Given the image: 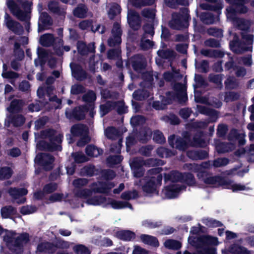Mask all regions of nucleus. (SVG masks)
<instances>
[{
	"mask_svg": "<svg viewBox=\"0 0 254 254\" xmlns=\"http://www.w3.org/2000/svg\"><path fill=\"white\" fill-rule=\"evenodd\" d=\"M56 130L53 128L41 130L39 137L42 139L48 138L50 142L45 140H40L37 143L39 150L49 152L61 151L62 146L61 145L63 141V135L61 134L56 135Z\"/></svg>",
	"mask_w": 254,
	"mask_h": 254,
	"instance_id": "1",
	"label": "nucleus"
},
{
	"mask_svg": "<svg viewBox=\"0 0 254 254\" xmlns=\"http://www.w3.org/2000/svg\"><path fill=\"white\" fill-rule=\"evenodd\" d=\"M91 186L92 187L91 189H83L77 190L75 194L76 196L86 199L91 196L93 192L108 193L115 187V184L111 182L99 181L98 183H93Z\"/></svg>",
	"mask_w": 254,
	"mask_h": 254,
	"instance_id": "2",
	"label": "nucleus"
},
{
	"mask_svg": "<svg viewBox=\"0 0 254 254\" xmlns=\"http://www.w3.org/2000/svg\"><path fill=\"white\" fill-rule=\"evenodd\" d=\"M173 88L175 92L167 91L165 93L166 96L162 97V101L165 103L167 106L172 104L176 100L180 104L188 101L187 87L184 84L181 82L176 83Z\"/></svg>",
	"mask_w": 254,
	"mask_h": 254,
	"instance_id": "3",
	"label": "nucleus"
},
{
	"mask_svg": "<svg viewBox=\"0 0 254 254\" xmlns=\"http://www.w3.org/2000/svg\"><path fill=\"white\" fill-rule=\"evenodd\" d=\"M188 8L180 9V12H174L172 14V19L169 22L170 27L175 30H182L188 28L191 17Z\"/></svg>",
	"mask_w": 254,
	"mask_h": 254,
	"instance_id": "4",
	"label": "nucleus"
},
{
	"mask_svg": "<svg viewBox=\"0 0 254 254\" xmlns=\"http://www.w3.org/2000/svg\"><path fill=\"white\" fill-rule=\"evenodd\" d=\"M70 132L74 137H80L77 142V145L83 147L91 141V137L89 135V128L86 125L75 124L70 128Z\"/></svg>",
	"mask_w": 254,
	"mask_h": 254,
	"instance_id": "5",
	"label": "nucleus"
},
{
	"mask_svg": "<svg viewBox=\"0 0 254 254\" xmlns=\"http://www.w3.org/2000/svg\"><path fill=\"white\" fill-rule=\"evenodd\" d=\"M226 2L232 6L226 8L227 17L235 20L237 13L245 14L248 11V8L245 4L249 2V0H225Z\"/></svg>",
	"mask_w": 254,
	"mask_h": 254,
	"instance_id": "6",
	"label": "nucleus"
},
{
	"mask_svg": "<svg viewBox=\"0 0 254 254\" xmlns=\"http://www.w3.org/2000/svg\"><path fill=\"white\" fill-rule=\"evenodd\" d=\"M144 184L142 186V190L146 194L154 193H158V189L162 185V175L155 176H145L143 178Z\"/></svg>",
	"mask_w": 254,
	"mask_h": 254,
	"instance_id": "7",
	"label": "nucleus"
},
{
	"mask_svg": "<svg viewBox=\"0 0 254 254\" xmlns=\"http://www.w3.org/2000/svg\"><path fill=\"white\" fill-rule=\"evenodd\" d=\"M229 46L230 50L236 54L252 51L253 49L252 46H247L245 41L240 40L237 34H235L233 40L230 42Z\"/></svg>",
	"mask_w": 254,
	"mask_h": 254,
	"instance_id": "8",
	"label": "nucleus"
},
{
	"mask_svg": "<svg viewBox=\"0 0 254 254\" xmlns=\"http://www.w3.org/2000/svg\"><path fill=\"white\" fill-rule=\"evenodd\" d=\"M30 241L29 234L26 232H23L14 239L11 246V251L16 254H21L23 252L24 245H26Z\"/></svg>",
	"mask_w": 254,
	"mask_h": 254,
	"instance_id": "9",
	"label": "nucleus"
},
{
	"mask_svg": "<svg viewBox=\"0 0 254 254\" xmlns=\"http://www.w3.org/2000/svg\"><path fill=\"white\" fill-rule=\"evenodd\" d=\"M36 159L37 164L42 166L45 171H49L53 169L55 160L53 155L49 153H40L36 155Z\"/></svg>",
	"mask_w": 254,
	"mask_h": 254,
	"instance_id": "10",
	"label": "nucleus"
},
{
	"mask_svg": "<svg viewBox=\"0 0 254 254\" xmlns=\"http://www.w3.org/2000/svg\"><path fill=\"white\" fill-rule=\"evenodd\" d=\"M72 76L78 81H83L87 78V73L81 65L78 64L71 63L70 64Z\"/></svg>",
	"mask_w": 254,
	"mask_h": 254,
	"instance_id": "11",
	"label": "nucleus"
},
{
	"mask_svg": "<svg viewBox=\"0 0 254 254\" xmlns=\"http://www.w3.org/2000/svg\"><path fill=\"white\" fill-rule=\"evenodd\" d=\"M76 47L78 54L84 56L89 53L94 54L95 53V47L94 42H91L87 45L82 41H78L76 43Z\"/></svg>",
	"mask_w": 254,
	"mask_h": 254,
	"instance_id": "12",
	"label": "nucleus"
},
{
	"mask_svg": "<svg viewBox=\"0 0 254 254\" xmlns=\"http://www.w3.org/2000/svg\"><path fill=\"white\" fill-rule=\"evenodd\" d=\"M59 248L57 244L45 241L40 243L37 247V251L40 253L54 254Z\"/></svg>",
	"mask_w": 254,
	"mask_h": 254,
	"instance_id": "13",
	"label": "nucleus"
},
{
	"mask_svg": "<svg viewBox=\"0 0 254 254\" xmlns=\"http://www.w3.org/2000/svg\"><path fill=\"white\" fill-rule=\"evenodd\" d=\"M186 189V187L182 185H172L166 186L165 188V196L169 199L176 198L178 196L181 190Z\"/></svg>",
	"mask_w": 254,
	"mask_h": 254,
	"instance_id": "14",
	"label": "nucleus"
},
{
	"mask_svg": "<svg viewBox=\"0 0 254 254\" xmlns=\"http://www.w3.org/2000/svg\"><path fill=\"white\" fill-rule=\"evenodd\" d=\"M6 15L7 16L6 26L7 28L16 35L23 34L24 30L21 24L19 22L12 19L7 13Z\"/></svg>",
	"mask_w": 254,
	"mask_h": 254,
	"instance_id": "15",
	"label": "nucleus"
},
{
	"mask_svg": "<svg viewBox=\"0 0 254 254\" xmlns=\"http://www.w3.org/2000/svg\"><path fill=\"white\" fill-rule=\"evenodd\" d=\"M204 182L206 184L218 185L223 187L225 185H230L231 183L230 181L227 180V178L220 176L207 177L204 179Z\"/></svg>",
	"mask_w": 254,
	"mask_h": 254,
	"instance_id": "16",
	"label": "nucleus"
},
{
	"mask_svg": "<svg viewBox=\"0 0 254 254\" xmlns=\"http://www.w3.org/2000/svg\"><path fill=\"white\" fill-rule=\"evenodd\" d=\"M187 156L192 160H204L208 157V152L206 150L197 149L190 150L187 152Z\"/></svg>",
	"mask_w": 254,
	"mask_h": 254,
	"instance_id": "17",
	"label": "nucleus"
},
{
	"mask_svg": "<svg viewBox=\"0 0 254 254\" xmlns=\"http://www.w3.org/2000/svg\"><path fill=\"white\" fill-rule=\"evenodd\" d=\"M90 105H82L73 109L71 112L72 117L77 121H81L85 119V113L88 112L91 108Z\"/></svg>",
	"mask_w": 254,
	"mask_h": 254,
	"instance_id": "18",
	"label": "nucleus"
},
{
	"mask_svg": "<svg viewBox=\"0 0 254 254\" xmlns=\"http://www.w3.org/2000/svg\"><path fill=\"white\" fill-rule=\"evenodd\" d=\"M131 63L132 68L137 72H140L146 66V63L142 61L139 55H135L132 57Z\"/></svg>",
	"mask_w": 254,
	"mask_h": 254,
	"instance_id": "19",
	"label": "nucleus"
},
{
	"mask_svg": "<svg viewBox=\"0 0 254 254\" xmlns=\"http://www.w3.org/2000/svg\"><path fill=\"white\" fill-rule=\"evenodd\" d=\"M115 236L119 239L124 241H130L135 238V234L128 230L118 231Z\"/></svg>",
	"mask_w": 254,
	"mask_h": 254,
	"instance_id": "20",
	"label": "nucleus"
},
{
	"mask_svg": "<svg viewBox=\"0 0 254 254\" xmlns=\"http://www.w3.org/2000/svg\"><path fill=\"white\" fill-rule=\"evenodd\" d=\"M197 109L199 113L208 116L212 118L213 122H215L218 118V112L215 109L209 108L208 107L202 106L197 105Z\"/></svg>",
	"mask_w": 254,
	"mask_h": 254,
	"instance_id": "21",
	"label": "nucleus"
},
{
	"mask_svg": "<svg viewBox=\"0 0 254 254\" xmlns=\"http://www.w3.org/2000/svg\"><path fill=\"white\" fill-rule=\"evenodd\" d=\"M117 102L107 101L105 104H101L99 107L100 114L101 117H103L117 106Z\"/></svg>",
	"mask_w": 254,
	"mask_h": 254,
	"instance_id": "22",
	"label": "nucleus"
},
{
	"mask_svg": "<svg viewBox=\"0 0 254 254\" xmlns=\"http://www.w3.org/2000/svg\"><path fill=\"white\" fill-rule=\"evenodd\" d=\"M199 244L204 246H217L218 244V238L209 235H202L197 239Z\"/></svg>",
	"mask_w": 254,
	"mask_h": 254,
	"instance_id": "23",
	"label": "nucleus"
},
{
	"mask_svg": "<svg viewBox=\"0 0 254 254\" xmlns=\"http://www.w3.org/2000/svg\"><path fill=\"white\" fill-rule=\"evenodd\" d=\"M24 105L23 100L20 99H13L10 103L9 106L7 108V111L11 114L20 113Z\"/></svg>",
	"mask_w": 254,
	"mask_h": 254,
	"instance_id": "24",
	"label": "nucleus"
},
{
	"mask_svg": "<svg viewBox=\"0 0 254 254\" xmlns=\"http://www.w3.org/2000/svg\"><path fill=\"white\" fill-rule=\"evenodd\" d=\"M40 21L42 25L38 24V31H42L45 30L44 27L46 26H52L53 25V20L51 17L46 12H43L40 18Z\"/></svg>",
	"mask_w": 254,
	"mask_h": 254,
	"instance_id": "25",
	"label": "nucleus"
},
{
	"mask_svg": "<svg viewBox=\"0 0 254 254\" xmlns=\"http://www.w3.org/2000/svg\"><path fill=\"white\" fill-rule=\"evenodd\" d=\"M183 173H181L178 171H172L169 174H164V180L165 182L171 181L172 182H182Z\"/></svg>",
	"mask_w": 254,
	"mask_h": 254,
	"instance_id": "26",
	"label": "nucleus"
},
{
	"mask_svg": "<svg viewBox=\"0 0 254 254\" xmlns=\"http://www.w3.org/2000/svg\"><path fill=\"white\" fill-rule=\"evenodd\" d=\"M200 19L203 23L207 25L212 24L219 20H217V16L209 12H202L200 16Z\"/></svg>",
	"mask_w": 254,
	"mask_h": 254,
	"instance_id": "27",
	"label": "nucleus"
},
{
	"mask_svg": "<svg viewBox=\"0 0 254 254\" xmlns=\"http://www.w3.org/2000/svg\"><path fill=\"white\" fill-rule=\"evenodd\" d=\"M140 237L141 241L145 244L155 248L159 246V241L155 237L146 234H142Z\"/></svg>",
	"mask_w": 254,
	"mask_h": 254,
	"instance_id": "28",
	"label": "nucleus"
},
{
	"mask_svg": "<svg viewBox=\"0 0 254 254\" xmlns=\"http://www.w3.org/2000/svg\"><path fill=\"white\" fill-rule=\"evenodd\" d=\"M202 7L204 9L214 11L217 14V20H219V16L221 13V10L223 5L221 2H217L214 4H203Z\"/></svg>",
	"mask_w": 254,
	"mask_h": 254,
	"instance_id": "29",
	"label": "nucleus"
},
{
	"mask_svg": "<svg viewBox=\"0 0 254 254\" xmlns=\"http://www.w3.org/2000/svg\"><path fill=\"white\" fill-rule=\"evenodd\" d=\"M10 120L8 121L7 125L5 124L7 127L9 126L10 124H12L14 127H19L22 126L25 123V118L22 115H17L9 117Z\"/></svg>",
	"mask_w": 254,
	"mask_h": 254,
	"instance_id": "30",
	"label": "nucleus"
},
{
	"mask_svg": "<svg viewBox=\"0 0 254 254\" xmlns=\"http://www.w3.org/2000/svg\"><path fill=\"white\" fill-rule=\"evenodd\" d=\"M8 192L12 198L17 199L20 196L26 195L28 190L25 188H10Z\"/></svg>",
	"mask_w": 254,
	"mask_h": 254,
	"instance_id": "31",
	"label": "nucleus"
},
{
	"mask_svg": "<svg viewBox=\"0 0 254 254\" xmlns=\"http://www.w3.org/2000/svg\"><path fill=\"white\" fill-rule=\"evenodd\" d=\"M224 84L227 90H233L239 87V82L234 76H229L225 81Z\"/></svg>",
	"mask_w": 254,
	"mask_h": 254,
	"instance_id": "32",
	"label": "nucleus"
},
{
	"mask_svg": "<svg viewBox=\"0 0 254 254\" xmlns=\"http://www.w3.org/2000/svg\"><path fill=\"white\" fill-rule=\"evenodd\" d=\"M107 200V199L105 196L99 195L88 198L87 200V203L88 204L96 206L106 203Z\"/></svg>",
	"mask_w": 254,
	"mask_h": 254,
	"instance_id": "33",
	"label": "nucleus"
},
{
	"mask_svg": "<svg viewBox=\"0 0 254 254\" xmlns=\"http://www.w3.org/2000/svg\"><path fill=\"white\" fill-rule=\"evenodd\" d=\"M16 209L11 205L2 207L0 210L1 216L3 218H10L11 215L16 214Z\"/></svg>",
	"mask_w": 254,
	"mask_h": 254,
	"instance_id": "34",
	"label": "nucleus"
},
{
	"mask_svg": "<svg viewBox=\"0 0 254 254\" xmlns=\"http://www.w3.org/2000/svg\"><path fill=\"white\" fill-rule=\"evenodd\" d=\"M87 8L84 4H81L75 7L73 11L74 16L77 18H84L86 17Z\"/></svg>",
	"mask_w": 254,
	"mask_h": 254,
	"instance_id": "35",
	"label": "nucleus"
},
{
	"mask_svg": "<svg viewBox=\"0 0 254 254\" xmlns=\"http://www.w3.org/2000/svg\"><path fill=\"white\" fill-rule=\"evenodd\" d=\"M13 174L12 169L8 166L0 167V180H8Z\"/></svg>",
	"mask_w": 254,
	"mask_h": 254,
	"instance_id": "36",
	"label": "nucleus"
},
{
	"mask_svg": "<svg viewBox=\"0 0 254 254\" xmlns=\"http://www.w3.org/2000/svg\"><path fill=\"white\" fill-rule=\"evenodd\" d=\"M157 54L161 58L166 60L174 59L176 57V52L170 49L159 50L157 51Z\"/></svg>",
	"mask_w": 254,
	"mask_h": 254,
	"instance_id": "37",
	"label": "nucleus"
},
{
	"mask_svg": "<svg viewBox=\"0 0 254 254\" xmlns=\"http://www.w3.org/2000/svg\"><path fill=\"white\" fill-rule=\"evenodd\" d=\"M49 10L54 14L58 15H63L64 12L63 9H61L58 4V3L55 1H51L48 5Z\"/></svg>",
	"mask_w": 254,
	"mask_h": 254,
	"instance_id": "38",
	"label": "nucleus"
},
{
	"mask_svg": "<svg viewBox=\"0 0 254 254\" xmlns=\"http://www.w3.org/2000/svg\"><path fill=\"white\" fill-rule=\"evenodd\" d=\"M183 179L181 183H185L189 186H194L196 184V181L194 175L189 172H185L183 173Z\"/></svg>",
	"mask_w": 254,
	"mask_h": 254,
	"instance_id": "39",
	"label": "nucleus"
},
{
	"mask_svg": "<svg viewBox=\"0 0 254 254\" xmlns=\"http://www.w3.org/2000/svg\"><path fill=\"white\" fill-rule=\"evenodd\" d=\"M202 222L208 227L215 228L223 226L221 222L209 217L203 218Z\"/></svg>",
	"mask_w": 254,
	"mask_h": 254,
	"instance_id": "40",
	"label": "nucleus"
},
{
	"mask_svg": "<svg viewBox=\"0 0 254 254\" xmlns=\"http://www.w3.org/2000/svg\"><path fill=\"white\" fill-rule=\"evenodd\" d=\"M54 42V38L52 34H45L40 37V43L45 47L50 46Z\"/></svg>",
	"mask_w": 254,
	"mask_h": 254,
	"instance_id": "41",
	"label": "nucleus"
},
{
	"mask_svg": "<svg viewBox=\"0 0 254 254\" xmlns=\"http://www.w3.org/2000/svg\"><path fill=\"white\" fill-rule=\"evenodd\" d=\"M161 120L167 123H170L172 125H178L180 123V120L174 114L164 116L162 117Z\"/></svg>",
	"mask_w": 254,
	"mask_h": 254,
	"instance_id": "42",
	"label": "nucleus"
},
{
	"mask_svg": "<svg viewBox=\"0 0 254 254\" xmlns=\"http://www.w3.org/2000/svg\"><path fill=\"white\" fill-rule=\"evenodd\" d=\"M164 245L166 248L174 250H178L182 247L181 242L172 239L167 240L164 243Z\"/></svg>",
	"mask_w": 254,
	"mask_h": 254,
	"instance_id": "43",
	"label": "nucleus"
},
{
	"mask_svg": "<svg viewBox=\"0 0 254 254\" xmlns=\"http://www.w3.org/2000/svg\"><path fill=\"white\" fill-rule=\"evenodd\" d=\"M238 28L242 31H248L250 28V25L248 21L241 18H235L234 21Z\"/></svg>",
	"mask_w": 254,
	"mask_h": 254,
	"instance_id": "44",
	"label": "nucleus"
},
{
	"mask_svg": "<svg viewBox=\"0 0 254 254\" xmlns=\"http://www.w3.org/2000/svg\"><path fill=\"white\" fill-rule=\"evenodd\" d=\"M189 146L188 142L183 138L179 137L176 138L174 148L179 150L185 151L188 148Z\"/></svg>",
	"mask_w": 254,
	"mask_h": 254,
	"instance_id": "45",
	"label": "nucleus"
},
{
	"mask_svg": "<svg viewBox=\"0 0 254 254\" xmlns=\"http://www.w3.org/2000/svg\"><path fill=\"white\" fill-rule=\"evenodd\" d=\"M138 196V191L135 190L132 191L129 190L124 191L121 195V198L126 200L136 199Z\"/></svg>",
	"mask_w": 254,
	"mask_h": 254,
	"instance_id": "46",
	"label": "nucleus"
},
{
	"mask_svg": "<svg viewBox=\"0 0 254 254\" xmlns=\"http://www.w3.org/2000/svg\"><path fill=\"white\" fill-rule=\"evenodd\" d=\"M71 157L73 158L74 162L77 164L84 163L88 160L87 157L80 151L72 152Z\"/></svg>",
	"mask_w": 254,
	"mask_h": 254,
	"instance_id": "47",
	"label": "nucleus"
},
{
	"mask_svg": "<svg viewBox=\"0 0 254 254\" xmlns=\"http://www.w3.org/2000/svg\"><path fill=\"white\" fill-rule=\"evenodd\" d=\"M227 180L230 181L231 183L229 185H225L224 187V188L231 189L233 192H237L246 190V187L245 185H243L240 184H233V181L232 180L229 179H227Z\"/></svg>",
	"mask_w": 254,
	"mask_h": 254,
	"instance_id": "48",
	"label": "nucleus"
},
{
	"mask_svg": "<svg viewBox=\"0 0 254 254\" xmlns=\"http://www.w3.org/2000/svg\"><path fill=\"white\" fill-rule=\"evenodd\" d=\"M29 13H30V11H23L19 8L13 15L20 21L25 22L30 20L31 16Z\"/></svg>",
	"mask_w": 254,
	"mask_h": 254,
	"instance_id": "49",
	"label": "nucleus"
},
{
	"mask_svg": "<svg viewBox=\"0 0 254 254\" xmlns=\"http://www.w3.org/2000/svg\"><path fill=\"white\" fill-rule=\"evenodd\" d=\"M147 37L145 34H143L140 43V47L143 50H147L152 47L154 45L153 41L149 39H145Z\"/></svg>",
	"mask_w": 254,
	"mask_h": 254,
	"instance_id": "50",
	"label": "nucleus"
},
{
	"mask_svg": "<svg viewBox=\"0 0 254 254\" xmlns=\"http://www.w3.org/2000/svg\"><path fill=\"white\" fill-rule=\"evenodd\" d=\"M141 225L148 229H154L160 227L162 225V222H154L150 219H146L142 221Z\"/></svg>",
	"mask_w": 254,
	"mask_h": 254,
	"instance_id": "51",
	"label": "nucleus"
},
{
	"mask_svg": "<svg viewBox=\"0 0 254 254\" xmlns=\"http://www.w3.org/2000/svg\"><path fill=\"white\" fill-rule=\"evenodd\" d=\"M224 75L223 74H214L210 73L208 76L209 82L213 83L218 86H222V79Z\"/></svg>",
	"mask_w": 254,
	"mask_h": 254,
	"instance_id": "52",
	"label": "nucleus"
},
{
	"mask_svg": "<svg viewBox=\"0 0 254 254\" xmlns=\"http://www.w3.org/2000/svg\"><path fill=\"white\" fill-rule=\"evenodd\" d=\"M139 16L137 12L133 10H130L127 15V19L130 25L137 24L139 25Z\"/></svg>",
	"mask_w": 254,
	"mask_h": 254,
	"instance_id": "53",
	"label": "nucleus"
},
{
	"mask_svg": "<svg viewBox=\"0 0 254 254\" xmlns=\"http://www.w3.org/2000/svg\"><path fill=\"white\" fill-rule=\"evenodd\" d=\"M82 99L83 101L87 104H94L96 99V93L93 91L90 90L83 96Z\"/></svg>",
	"mask_w": 254,
	"mask_h": 254,
	"instance_id": "54",
	"label": "nucleus"
},
{
	"mask_svg": "<svg viewBox=\"0 0 254 254\" xmlns=\"http://www.w3.org/2000/svg\"><path fill=\"white\" fill-rule=\"evenodd\" d=\"M37 94L39 98L41 99L39 102L41 103L43 106H46L48 104V101L46 98V91L45 88L44 87H39L37 91Z\"/></svg>",
	"mask_w": 254,
	"mask_h": 254,
	"instance_id": "55",
	"label": "nucleus"
},
{
	"mask_svg": "<svg viewBox=\"0 0 254 254\" xmlns=\"http://www.w3.org/2000/svg\"><path fill=\"white\" fill-rule=\"evenodd\" d=\"M223 31L221 28L217 27H210L207 30V33L216 38H221L223 36Z\"/></svg>",
	"mask_w": 254,
	"mask_h": 254,
	"instance_id": "56",
	"label": "nucleus"
},
{
	"mask_svg": "<svg viewBox=\"0 0 254 254\" xmlns=\"http://www.w3.org/2000/svg\"><path fill=\"white\" fill-rule=\"evenodd\" d=\"M95 167L94 165H89L85 166L81 169V173L83 176L93 177L95 175Z\"/></svg>",
	"mask_w": 254,
	"mask_h": 254,
	"instance_id": "57",
	"label": "nucleus"
},
{
	"mask_svg": "<svg viewBox=\"0 0 254 254\" xmlns=\"http://www.w3.org/2000/svg\"><path fill=\"white\" fill-rule=\"evenodd\" d=\"M231 252L233 254H251V251L246 247L239 245L232 246Z\"/></svg>",
	"mask_w": 254,
	"mask_h": 254,
	"instance_id": "58",
	"label": "nucleus"
},
{
	"mask_svg": "<svg viewBox=\"0 0 254 254\" xmlns=\"http://www.w3.org/2000/svg\"><path fill=\"white\" fill-rule=\"evenodd\" d=\"M216 149L218 153H225L231 150L230 144L226 142H220L216 146Z\"/></svg>",
	"mask_w": 254,
	"mask_h": 254,
	"instance_id": "59",
	"label": "nucleus"
},
{
	"mask_svg": "<svg viewBox=\"0 0 254 254\" xmlns=\"http://www.w3.org/2000/svg\"><path fill=\"white\" fill-rule=\"evenodd\" d=\"M206 145V142L204 139L200 136H194L191 142V145L193 147H204Z\"/></svg>",
	"mask_w": 254,
	"mask_h": 254,
	"instance_id": "60",
	"label": "nucleus"
},
{
	"mask_svg": "<svg viewBox=\"0 0 254 254\" xmlns=\"http://www.w3.org/2000/svg\"><path fill=\"white\" fill-rule=\"evenodd\" d=\"M121 8L118 4L113 5L109 10V16L110 19H114L118 13H121Z\"/></svg>",
	"mask_w": 254,
	"mask_h": 254,
	"instance_id": "61",
	"label": "nucleus"
},
{
	"mask_svg": "<svg viewBox=\"0 0 254 254\" xmlns=\"http://www.w3.org/2000/svg\"><path fill=\"white\" fill-rule=\"evenodd\" d=\"M123 157L121 155H110L107 159L108 163L112 165H118L121 163Z\"/></svg>",
	"mask_w": 254,
	"mask_h": 254,
	"instance_id": "62",
	"label": "nucleus"
},
{
	"mask_svg": "<svg viewBox=\"0 0 254 254\" xmlns=\"http://www.w3.org/2000/svg\"><path fill=\"white\" fill-rule=\"evenodd\" d=\"M85 92V87L80 84H75L72 85L71 87L70 93L72 95H78Z\"/></svg>",
	"mask_w": 254,
	"mask_h": 254,
	"instance_id": "63",
	"label": "nucleus"
},
{
	"mask_svg": "<svg viewBox=\"0 0 254 254\" xmlns=\"http://www.w3.org/2000/svg\"><path fill=\"white\" fill-rule=\"evenodd\" d=\"M73 249L76 254H90V252L88 248L82 244L75 246Z\"/></svg>",
	"mask_w": 254,
	"mask_h": 254,
	"instance_id": "64",
	"label": "nucleus"
}]
</instances>
